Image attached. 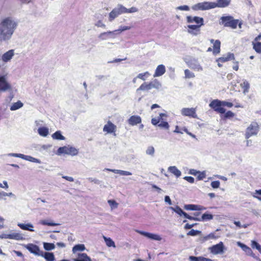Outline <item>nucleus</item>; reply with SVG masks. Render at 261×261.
<instances>
[{
	"label": "nucleus",
	"instance_id": "obj_1",
	"mask_svg": "<svg viewBox=\"0 0 261 261\" xmlns=\"http://www.w3.org/2000/svg\"><path fill=\"white\" fill-rule=\"evenodd\" d=\"M17 27V23L10 17L3 19L0 23V43L9 40Z\"/></svg>",
	"mask_w": 261,
	"mask_h": 261
},
{
	"label": "nucleus",
	"instance_id": "obj_2",
	"mask_svg": "<svg viewBox=\"0 0 261 261\" xmlns=\"http://www.w3.org/2000/svg\"><path fill=\"white\" fill-rule=\"evenodd\" d=\"M220 19V24L225 27H230L233 29L237 28L239 22L238 19H234L233 17L231 16H222Z\"/></svg>",
	"mask_w": 261,
	"mask_h": 261
},
{
	"label": "nucleus",
	"instance_id": "obj_3",
	"mask_svg": "<svg viewBox=\"0 0 261 261\" xmlns=\"http://www.w3.org/2000/svg\"><path fill=\"white\" fill-rule=\"evenodd\" d=\"M79 151L75 147L69 145L60 147L58 149L57 154L60 155L62 154H68L72 156L76 155L78 154Z\"/></svg>",
	"mask_w": 261,
	"mask_h": 261
},
{
	"label": "nucleus",
	"instance_id": "obj_4",
	"mask_svg": "<svg viewBox=\"0 0 261 261\" xmlns=\"http://www.w3.org/2000/svg\"><path fill=\"white\" fill-rule=\"evenodd\" d=\"M161 84L157 80L155 79L149 83H144L137 89V91L139 90H149L152 88L159 89L161 87Z\"/></svg>",
	"mask_w": 261,
	"mask_h": 261
},
{
	"label": "nucleus",
	"instance_id": "obj_5",
	"mask_svg": "<svg viewBox=\"0 0 261 261\" xmlns=\"http://www.w3.org/2000/svg\"><path fill=\"white\" fill-rule=\"evenodd\" d=\"M215 2H204L203 3H199L192 7V9L195 11L198 10H207L215 8Z\"/></svg>",
	"mask_w": 261,
	"mask_h": 261
},
{
	"label": "nucleus",
	"instance_id": "obj_6",
	"mask_svg": "<svg viewBox=\"0 0 261 261\" xmlns=\"http://www.w3.org/2000/svg\"><path fill=\"white\" fill-rule=\"evenodd\" d=\"M258 132V125L256 122L251 123L247 128L245 138L248 139L252 136L256 135Z\"/></svg>",
	"mask_w": 261,
	"mask_h": 261
},
{
	"label": "nucleus",
	"instance_id": "obj_7",
	"mask_svg": "<svg viewBox=\"0 0 261 261\" xmlns=\"http://www.w3.org/2000/svg\"><path fill=\"white\" fill-rule=\"evenodd\" d=\"M209 106L217 113L224 114L225 112V109L222 107L221 101L218 99L212 101L209 104Z\"/></svg>",
	"mask_w": 261,
	"mask_h": 261
},
{
	"label": "nucleus",
	"instance_id": "obj_8",
	"mask_svg": "<svg viewBox=\"0 0 261 261\" xmlns=\"http://www.w3.org/2000/svg\"><path fill=\"white\" fill-rule=\"evenodd\" d=\"M8 156L20 158L26 161H28L33 163H36L38 164H40L41 161L38 159L35 158L30 155H27L21 153H10L8 154Z\"/></svg>",
	"mask_w": 261,
	"mask_h": 261
},
{
	"label": "nucleus",
	"instance_id": "obj_9",
	"mask_svg": "<svg viewBox=\"0 0 261 261\" xmlns=\"http://www.w3.org/2000/svg\"><path fill=\"white\" fill-rule=\"evenodd\" d=\"M125 10L123 6L121 5H118L117 7L114 8L110 13L109 20L112 21L119 15L123 13V10Z\"/></svg>",
	"mask_w": 261,
	"mask_h": 261
},
{
	"label": "nucleus",
	"instance_id": "obj_10",
	"mask_svg": "<svg viewBox=\"0 0 261 261\" xmlns=\"http://www.w3.org/2000/svg\"><path fill=\"white\" fill-rule=\"evenodd\" d=\"M24 246L31 253L36 256H40L42 255V251L40 250L39 247L36 245L30 243L24 245Z\"/></svg>",
	"mask_w": 261,
	"mask_h": 261
},
{
	"label": "nucleus",
	"instance_id": "obj_11",
	"mask_svg": "<svg viewBox=\"0 0 261 261\" xmlns=\"http://www.w3.org/2000/svg\"><path fill=\"white\" fill-rule=\"evenodd\" d=\"M224 248L223 243L220 242L219 243L209 248V250L212 254L216 255L223 253L224 252Z\"/></svg>",
	"mask_w": 261,
	"mask_h": 261
},
{
	"label": "nucleus",
	"instance_id": "obj_12",
	"mask_svg": "<svg viewBox=\"0 0 261 261\" xmlns=\"http://www.w3.org/2000/svg\"><path fill=\"white\" fill-rule=\"evenodd\" d=\"M15 55L14 49H10L2 55L1 60L4 64L11 62Z\"/></svg>",
	"mask_w": 261,
	"mask_h": 261
},
{
	"label": "nucleus",
	"instance_id": "obj_13",
	"mask_svg": "<svg viewBox=\"0 0 261 261\" xmlns=\"http://www.w3.org/2000/svg\"><path fill=\"white\" fill-rule=\"evenodd\" d=\"M181 114L183 116L191 117L194 118H197L195 108H183L181 110Z\"/></svg>",
	"mask_w": 261,
	"mask_h": 261
},
{
	"label": "nucleus",
	"instance_id": "obj_14",
	"mask_svg": "<svg viewBox=\"0 0 261 261\" xmlns=\"http://www.w3.org/2000/svg\"><path fill=\"white\" fill-rule=\"evenodd\" d=\"M188 65L190 68L195 71H201L203 70V68L200 65L197 60L195 59L190 60L188 62Z\"/></svg>",
	"mask_w": 261,
	"mask_h": 261
},
{
	"label": "nucleus",
	"instance_id": "obj_15",
	"mask_svg": "<svg viewBox=\"0 0 261 261\" xmlns=\"http://www.w3.org/2000/svg\"><path fill=\"white\" fill-rule=\"evenodd\" d=\"M136 231L138 233L153 240L161 241L162 240V238L157 234L151 233L139 230H136Z\"/></svg>",
	"mask_w": 261,
	"mask_h": 261
},
{
	"label": "nucleus",
	"instance_id": "obj_16",
	"mask_svg": "<svg viewBox=\"0 0 261 261\" xmlns=\"http://www.w3.org/2000/svg\"><path fill=\"white\" fill-rule=\"evenodd\" d=\"M201 25H193L189 24L187 25L188 30L187 32L194 36H197L200 34V28Z\"/></svg>",
	"mask_w": 261,
	"mask_h": 261
},
{
	"label": "nucleus",
	"instance_id": "obj_17",
	"mask_svg": "<svg viewBox=\"0 0 261 261\" xmlns=\"http://www.w3.org/2000/svg\"><path fill=\"white\" fill-rule=\"evenodd\" d=\"M187 21L188 23L195 22L197 24L196 25H201V27L204 25L203 18L198 16H188Z\"/></svg>",
	"mask_w": 261,
	"mask_h": 261
},
{
	"label": "nucleus",
	"instance_id": "obj_18",
	"mask_svg": "<svg viewBox=\"0 0 261 261\" xmlns=\"http://www.w3.org/2000/svg\"><path fill=\"white\" fill-rule=\"evenodd\" d=\"M116 129V126L112 123L110 121H109L105 125L103 131L107 132V133L111 134L115 133Z\"/></svg>",
	"mask_w": 261,
	"mask_h": 261
},
{
	"label": "nucleus",
	"instance_id": "obj_19",
	"mask_svg": "<svg viewBox=\"0 0 261 261\" xmlns=\"http://www.w3.org/2000/svg\"><path fill=\"white\" fill-rule=\"evenodd\" d=\"M98 38L100 40H106L109 38H115V36H114V32L110 31L100 33L98 36Z\"/></svg>",
	"mask_w": 261,
	"mask_h": 261
},
{
	"label": "nucleus",
	"instance_id": "obj_20",
	"mask_svg": "<svg viewBox=\"0 0 261 261\" xmlns=\"http://www.w3.org/2000/svg\"><path fill=\"white\" fill-rule=\"evenodd\" d=\"M141 121V118L138 115L132 116L127 120L128 123L132 126L140 123Z\"/></svg>",
	"mask_w": 261,
	"mask_h": 261
},
{
	"label": "nucleus",
	"instance_id": "obj_21",
	"mask_svg": "<svg viewBox=\"0 0 261 261\" xmlns=\"http://www.w3.org/2000/svg\"><path fill=\"white\" fill-rule=\"evenodd\" d=\"M166 72V68L165 66L161 64L158 66L156 67L154 74H153V77H159L161 76L162 75H163Z\"/></svg>",
	"mask_w": 261,
	"mask_h": 261
},
{
	"label": "nucleus",
	"instance_id": "obj_22",
	"mask_svg": "<svg viewBox=\"0 0 261 261\" xmlns=\"http://www.w3.org/2000/svg\"><path fill=\"white\" fill-rule=\"evenodd\" d=\"M237 245L238 246L241 247L242 248V249L243 251H244L247 255L252 256L254 257H255L254 256V254H253V253L250 248H249L246 245L241 243L240 242H237Z\"/></svg>",
	"mask_w": 261,
	"mask_h": 261
},
{
	"label": "nucleus",
	"instance_id": "obj_23",
	"mask_svg": "<svg viewBox=\"0 0 261 261\" xmlns=\"http://www.w3.org/2000/svg\"><path fill=\"white\" fill-rule=\"evenodd\" d=\"M73 261H91L90 257L86 253H81L77 254L76 258L73 259Z\"/></svg>",
	"mask_w": 261,
	"mask_h": 261
},
{
	"label": "nucleus",
	"instance_id": "obj_24",
	"mask_svg": "<svg viewBox=\"0 0 261 261\" xmlns=\"http://www.w3.org/2000/svg\"><path fill=\"white\" fill-rule=\"evenodd\" d=\"M231 0H217V3H215V8H225L228 6Z\"/></svg>",
	"mask_w": 261,
	"mask_h": 261
},
{
	"label": "nucleus",
	"instance_id": "obj_25",
	"mask_svg": "<svg viewBox=\"0 0 261 261\" xmlns=\"http://www.w3.org/2000/svg\"><path fill=\"white\" fill-rule=\"evenodd\" d=\"M17 225L23 230L34 231V230L33 229L34 226L31 223L23 224L18 223Z\"/></svg>",
	"mask_w": 261,
	"mask_h": 261
},
{
	"label": "nucleus",
	"instance_id": "obj_26",
	"mask_svg": "<svg viewBox=\"0 0 261 261\" xmlns=\"http://www.w3.org/2000/svg\"><path fill=\"white\" fill-rule=\"evenodd\" d=\"M40 256L43 257L47 261H54L55 260V255L52 252H44L42 251V255Z\"/></svg>",
	"mask_w": 261,
	"mask_h": 261
},
{
	"label": "nucleus",
	"instance_id": "obj_27",
	"mask_svg": "<svg viewBox=\"0 0 261 261\" xmlns=\"http://www.w3.org/2000/svg\"><path fill=\"white\" fill-rule=\"evenodd\" d=\"M105 170L112 171L115 173L119 174L121 175L127 176V175H130L132 174L131 172H130L129 171H123V170H116V169H108V168L105 169Z\"/></svg>",
	"mask_w": 261,
	"mask_h": 261
},
{
	"label": "nucleus",
	"instance_id": "obj_28",
	"mask_svg": "<svg viewBox=\"0 0 261 261\" xmlns=\"http://www.w3.org/2000/svg\"><path fill=\"white\" fill-rule=\"evenodd\" d=\"M168 170L175 175L177 177H179L181 173L180 170H179L176 166H170L168 168Z\"/></svg>",
	"mask_w": 261,
	"mask_h": 261
},
{
	"label": "nucleus",
	"instance_id": "obj_29",
	"mask_svg": "<svg viewBox=\"0 0 261 261\" xmlns=\"http://www.w3.org/2000/svg\"><path fill=\"white\" fill-rule=\"evenodd\" d=\"M220 44L221 42L219 40H215L213 45V54L217 55L220 51Z\"/></svg>",
	"mask_w": 261,
	"mask_h": 261
},
{
	"label": "nucleus",
	"instance_id": "obj_30",
	"mask_svg": "<svg viewBox=\"0 0 261 261\" xmlns=\"http://www.w3.org/2000/svg\"><path fill=\"white\" fill-rule=\"evenodd\" d=\"M10 239L20 241L24 240V238L21 233L18 232H13L10 233Z\"/></svg>",
	"mask_w": 261,
	"mask_h": 261
},
{
	"label": "nucleus",
	"instance_id": "obj_31",
	"mask_svg": "<svg viewBox=\"0 0 261 261\" xmlns=\"http://www.w3.org/2000/svg\"><path fill=\"white\" fill-rule=\"evenodd\" d=\"M38 133L41 136L46 137L49 134L48 128L46 127H41L38 128Z\"/></svg>",
	"mask_w": 261,
	"mask_h": 261
},
{
	"label": "nucleus",
	"instance_id": "obj_32",
	"mask_svg": "<svg viewBox=\"0 0 261 261\" xmlns=\"http://www.w3.org/2000/svg\"><path fill=\"white\" fill-rule=\"evenodd\" d=\"M240 86L242 89H243L244 94H245L248 92L249 89L250 88V85L246 80L243 81V83L240 84Z\"/></svg>",
	"mask_w": 261,
	"mask_h": 261
},
{
	"label": "nucleus",
	"instance_id": "obj_33",
	"mask_svg": "<svg viewBox=\"0 0 261 261\" xmlns=\"http://www.w3.org/2000/svg\"><path fill=\"white\" fill-rule=\"evenodd\" d=\"M85 249L86 248L84 244H77L72 248V252L73 253H75L77 251H82Z\"/></svg>",
	"mask_w": 261,
	"mask_h": 261
},
{
	"label": "nucleus",
	"instance_id": "obj_34",
	"mask_svg": "<svg viewBox=\"0 0 261 261\" xmlns=\"http://www.w3.org/2000/svg\"><path fill=\"white\" fill-rule=\"evenodd\" d=\"M52 138L55 140H64L65 138L61 134L60 131H57L52 135Z\"/></svg>",
	"mask_w": 261,
	"mask_h": 261
},
{
	"label": "nucleus",
	"instance_id": "obj_35",
	"mask_svg": "<svg viewBox=\"0 0 261 261\" xmlns=\"http://www.w3.org/2000/svg\"><path fill=\"white\" fill-rule=\"evenodd\" d=\"M103 239L105 241L106 245L108 247H113L114 248L116 247L114 242L110 238H107L103 236Z\"/></svg>",
	"mask_w": 261,
	"mask_h": 261
},
{
	"label": "nucleus",
	"instance_id": "obj_36",
	"mask_svg": "<svg viewBox=\"0 0 261 261\" xmlns=\"http://www.w3.org/2000/svg\"><path fill=\"white\" fill-rule=\"evenodd\" d=\"M22 106H23V103L21 101H18L14 103L11 106V107H10V110L11 111H15L19 108H21Z\"/></svg>",
	"mask_w": 261,
	"mask_h": 261
},
{
	"label": "nucleus",
	"instance_id": "obj_37",
	"mask_svg": "<svg viewBox=\"0 0 261 261\" xmlns=\"http://www.w3.org/2000/svg\"><path fill=\"white\" fill-rule=\"evenodd\" d=\"M43 247L45 250L50 251L55 248V245L53 243H43Z\"/></svg>",
	"mask_w": 261,
	"mask_h": 261
},
{
	"label": "nucleus",
	"instance_id": "obj_38",
	"mask_svg": "<svg viewBox=\"0 0 261 261\" xmlns=\"http://www.w3.org/2000/svg\"><path fill=\"white\" fill-rule=\"evenodd\" d=\"M39 223L42 225H48V226H58V225H60V224H59V223H54V222H49L47 220H41V221H40Z\"/></svg>",
	"mask_w": 261,
	"mask_h": 261
},
{
	"label": "nucleus",
	"instance_id": "obj_39",
	"mask_svg": "<svg viewBox=\"0 0 261 261\" xmlns=\"http://www.w3.org/2000/svg\"><path fill=\"white\" fill-rule=\"evenodd\" d=\"M169 208L174 211V212H175L176 213H177L180 216H182L184 213V212L181 210V208L177 205L175 207H170Z\"/></svg>",
	"mask_w": 261,
	"mask_h": 261
},
{
	"label": "nucleus",
	"instance_id": "obj_40",
	"mask_svg": "<svg viewBox=\"0 0 261 261\" xmlns=\"http://www.w3.org/2000/svg\"><path fill=\"white\" fill-rule=\"evenodd\" d=\"M253 45V49L258 53H261V42H252Z\"/></svg>",
	"mask_w": 261,
	"mask_h": 261
},
{
	"label": "nucleus",
	"instance_id": "obj_41",
	"mask_svg": "<svg viewBox=\"0 0 261 261\" xmlns=\"http://www.w3.org/2000/svg\"><path fill=\"white\" fill-rule=\"evenodd\" d=\"M213 219V216L210 214L205 213L202 215L200 218L201 221L211 220Z\"/></svg>",
	"mask_w": 261,
	"mask_h": 261
},
{
	"label": "nucleus",
	"instance_id": "obj_42",
	"mask_svg": "<svg viewBox=\"0 0 261 261\" xmlns=\"http://www.w3.org/2000/svg\"><path fill=\"white\" fill-rule=\"evenodd\" d=\"M251 245L252 248L256 249L261 253V246L257 242L252 241Z\"/></svg>",
	"mask_w": 261,
	"mask_h": 261
},
{
	"label": "nucleus",
	"instance_id": "obj_43",
	"mask_svg": "<svg viewBox=\"0 0 261 261\" xmlns=\"http://www.w3.org/2000/svg\"><path fill=\"white\" fill-rule=\"evenodd\" d=\"M184 72L185 78L186 79L194 78L195 76L194 73L190 71L189 69H185Z\"/></svg>",
	"mask_w": 261,
	"mask_h": 261
},
{
	"label": "nucleus",
	"instance_id": "obj_44",
	"mask_svg": "<svg viewBox=\"0 0 261 261\" xmlns=\"http://www.w3.org/2000/svg\"><path fill=\"white\" fill-rule=\"evenodd\" d=\"M184 208L186 210L197 211V205L186 204L184 205Z\"/></svg>",
	"mask_w": 261,
	"mask_h": 261
},
{
	"label": "nucleus",
	"instance_id": "obj_45",
	"mask_svg": "<svg viewBox=\"0 0 261 261\" xmlns=\"http://www.w3.org/2000/svg\"><path fill=\"white\" fill-rule=\"evenodd\" d=\"M155 150L153 146H150L147 147L146 150V153L148 155L153 156L154 154Z\"/></svg>",
	"mask_w": 261,
	"mask_h": 261
},
{
	"label": "nucleus",
	"instance_id": "obj_46",
	"mask_svg": "<svg viewBox=\"0 0 261 261\" xmlns=\"http://www.w3.org/2000/svg\"><path fill=\"white\" fill-rule=\"evenodd\" d=\"M123 8L125 9V10H123V13H130L136 12L138 11V9L136 7H132L130 9H127L123 6Z\"/></svg>",
	"mask_w": 261,
	"mask_h": 261
},
{
	"label": "nucleus",
	"instance_id": "obj_47",
	"mask_svg": "<svg viewBox=\"0 0 261 261\" xmlns=\"http://www.w3.org/2000/svg\"><path fill=\"white\" fill-rule=\"evenodd\" d=\"M150 75V73L146 71L143 73H139L137 77L143 81H145L146 80V78Z\"/></svg>",
	"mask_w": 261,
	"mask_h": 261
},
{
	"label": "nucleus",
	"instance_id": "obj_48",
	"mask_svg": "<svg viewBox=\"0 0 261 261\" xmlns=\"http://www.w3.org/2000/svg\"><path fill=\"white\" fill-rule=\"evenodd\" d=\"M201 233V231L197 230L192 229L187 233L188 236H196Z\"/></svg>",
	"mask_w": 261,
	"mask_h": 261
},
{
	"label": "nucleus",
	"instance_id": "obj_49",
	"mask_svg": "<svg viewBox=\"0 0 261 261\" xmlns=\"http://www.w3.org/2000/svg\"><path fill=\"white\" fill-rule=\"evenodd\" d=\"M108 202L112 208H116L118 206V203L114 200H109Z\"/></svg>",
	"mask_w": 261,
	"mask_h": 261
},
{
	"label": "nucleus",
	"instance_id": "obj_50",
	"mask_svg": "<svg viewBox=\"0 0 261 261\" xmlns=\"http://www.w3.org/2000/svg\"><path fill=\"white\" fill-rule=\"evenodd\" d=\"M220 181L218 180L214 181L211 182V186L214 189L218 188L220 186Z\"/></svg>",
	"mask_w": 261,
	"mask_h": 261
},
{
	"label": "nucleus",
	"instance_id": "obj_51",
	"mask_svg": "<svg viewBox=\"0 0 261 261\" xmlns=\"http://www.w3.org/2000/svg\"><path fill=\"white\" fill-rule=\"evenodd\" d=\"M158 126L160 127L164 128L166 129H168L169 127V125L167 122H162L158 125Z\"/></svg>",
	"mask_w": 261,
	"mask_h": 261
},
{
	"label": "nucleus",
	"instance_id": "obj_52",
	"mask_svg": "<svg viewBox=\"0 0 261 261\" xmlns=\"http://www.w3.org/2000/svg\"><path fill=\"white\" fill-rule=\"evenodd\" d=\"M177 10H181V11H189V7L187 5L184 6H181L177 7L176 8Z\"/></svg>",
	"mask_w": 261,
	"mask_h": 261
},
{
	"label": "nucleus",
	"instance_id": "obj_53",
	"mask_svg": "<svg viewBox=\"0 0 261 261\" xmlns=\"http://www.w3.org/2000/svg\"><path fill=\"white\" fill-rule=\"evenodd\" d=\"M202 256H190L189 257V260L190 261H200L201 260Z\"/></svg>",
	"mask_w": 261,
	"mask_h": 261
},
{
	"label": "nucleus",
	"instance_id": "obj_54",
	"mask_svg": "<svg viewBox=\"0 0 261 261\" xmlns=\"http://www.w3.org/2000/svg\"><path fill=\"white\" fill-rule=\"evenodd\" d=\"M222 107L226 106L229 108H231L233 106V105L231 102H227L225 101H221Z\"/></svg>",
	"mask_w": 261,
	"mask_h": 261
},
{
	"label": "nucleus",
	"instance_id": "obj_55",
	"mask_svg": "<svg viewBox=\"0 0 261 261\" xmlns=\"http://www.w3.org/2000/svg\"><path fill=\"white\" fill-rule=\"evenodd\" d=\"M87 179L90 181V182H93L94 184H99L100 183V180L98 179L95 178H92V177H89L87 178Z\"/></svg>",
	"mask_w": 261,
	"mask_h": 261
},
{
	"label": "nucleus",
	"instance_id": "obj_56",
	"mask_svg": "<svg viewBox=\"0 0 261 261\" xmlns=\"http://www.w3.org/2000/svg\"><path fill=\"white\" fill-rule=\"evenodd\" d=\"M184 178L190 183H193L194 182V178L191 176H185Z\"/></svg>",
	"mask_w": 261,
	"mask_h": 261
},
{
	"label": "nucleus",
	"instance_id": "obj_57",
	"mask_svg": "<svg viewBox=\"0 0 261 261\" xmlns=\"http://www.w3.org/2000/svg\"><path fill=\"white\" fill-rule=\"evenodd\" d=\"M226 57L228 61L234 59V56L233 54H232V53L227 54Z\"/></svg>",
	"mask_w": 261,
	"mask_h": 261
},
{
	"label": "nucleus",
	"instance_id": "obj_58",
	"mask_svg": "<svg viewBox=\"0 0 261 261\" xmlns=\"http://www.w3.org/2000/svg\"><path fill=\"white\" fill-rule=\"evenodd\" d=\"M216 238V237L215 236V235L214 233H210L208 235H207L206 237H205V240L214 239Z\"/></svg>",
	"mask_w": 261,
	"mask_h": 261
},
{
	"label": "nucleus",
	"instance_id": "obj_59",
	"mask_svg": "<svg viewBox=\"0 0 261 261\" xmlns=\"http://www.w3.org/2000/svg\"><path fill=\"white\" fill-rule=\"evenodd\" d=\"M95 26L97 27H101V28H105L106 25L102 23V22L101 20H98L96 23Z\"/></svg>",
	"mask_w": 261,
	"mask_h": 261
},
{
	"label": "nucleus",
	"instance_id": "obj_60",
	"mask_svg": "<svg viewBox=\"0 0 261 261\" xmlns=\"http://www.w3.org/2000/svg\"><path fill=\"white\" fill-rule=\"evenodd\" d=\"M234 116V114L230 111L227 112L225 114V117L226 118H231Z\"/></svg>",
	"mask_w": 261,
	"mask_h": 261
},
{
	"label": "nucleus",
	"instance_id": "obj_61",
	"mask_svg": "<svg viewBox=\"0 0 261 261\" xmlns=\"http://www.w3.org/2000/svg\"><path fill=\"white\" fill-rule=\"evenodd\" d=\"M198 175L197 176L199 180H202L205 177V173L204 172H200L198 173Z\"/></svg>",
	"mask_w": 261,
	"mask_h": 261
},
{
	"label": "nucleus",
	"instance_id": "obj_62",
	"mask_svg": "<svg viewBox=\"0 0 261 261\" xmlns=\"http://www.w3.org/2000/svg\"><path fill=\"white\" fill-rule=\"evenodd\" d=\"M0 238L3 239H10V234L3 233L0 235Z\"/></svg>",
	"mask_w": 261,
	"mask_h": 261
},
{
	"label": "nucleus",
	"instance_id": "obj_63",
	"mask_svg": "<svg viewBox=\"0 0 261 261\" xmlns=\"http://www.w3.org/2000/svg\"><path fill=\"white\" fill-rule=\"evenodd\" d=\"M160 120V118L157 119V118H152V119H151V123H152V124L153 125H156L158 123H159Z\"/></svg>",
	"mask_w": 261,
	"mask_h": 261
},
{
	"label": "nucleus",
	"instance_id": "obj_64",
	"mask_svg": "<svg viewBox=\"0 0 261 261\" xmlns=\"http://www.w3.org/2000/svg\"><path fill=\"white\" fill-rule=\"evenodd\" d=\"M196 224V223L192 224H190L189 223H187V224H186L185 225L184 228L186 229H189L192 228L193 227H194Z\"/></svg>",
	"mask_w": 261,
	"mask_h": 261
}]
</instances>
